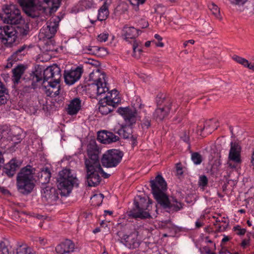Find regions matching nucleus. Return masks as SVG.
<instances>
[{"label":"nucleus","instance_id":"nucleus-1","mask_svg":"<svg viewBox=\"0 0 254 254\" xmlns=\"http://www.w3.org/2000/svg\"><path fill=\"white\" fill-rule=\"evenodd\" d=\"M87 157L84 159L86 170V182L89 187H96L101 181V177L107 179L110 174L105 172L102 169L99 158L100 150L95 142H90L87 146Z\"/></svg>","mask_w":254,"mask_h":254},{"label":"nucleus","instance_id":"nucleus-2","mask_svg":"<svg viewBox=\"0 0 254 254\" xmlns=\"http://www.w3.org/2000/svg\"><path fill=\"white\" fill-rule=\"evenodd\" d=\"M150 186L154 198L161 207L169 213L177 212L183 208L184 204L174 197L169 198L165 193L167 183L161 175H157L155 179L151 180Z\"/></svg>","mask_w":254,"mask_h":254},{"label":"nucleus","instance_id":"nucleus-3","mask_svg":"<svg viewBox=\"0 0 254 254\" xmlns=\"http://www.w3.org/2000/svg\"><path fill=\"white\" fill-rule=\"evenodd\" d=\"M117 112L123 117L126 123L128 126H131L135 123L137 113L135 107H120L118 109ZM117 133L125 139H130L132 145H136L137 136L136 135L132 134V129L129 126H123L118 130Z\"/></svg>","mask_w":254,"mask_h":254},{"label":"nucleus","instance_id":"nucleus-4","mask_svg":"<svg viewBox=\"0 0 254 254\" xmlns=\"http://www.w3.org/2000/svg\"><path fill=\"white\" fill-rule=\"evenodd\" d=\"M57 185L60 193L67 196L74 187L78 185L76 174L73 170L65 168L60 171L57 179Z\"/></svg>","mask_w":254,"mask_h":254},{"label":"nucleus","instance_id":"nucleus-5","mask_svg":"<svg viewBox=\"0 0 254 254\" xmlns=\"http://www.w3.org/2000/svg\"><path fill=\"white\" fill-rule=\"evenodd\" d=\"M35 169L30 165L22 168L16 177V186L18 191L22 194L27 195L34 188V174Z\"/></svg>","mask_w":254,"mask_h":254},{"label":"nucleus","instance_id":"nucleus-6","mask_svg":"<svg viewBox=\"0 0 254 254\" xmlns=\"http://www.w3.org/2000/svg\"><path fill=\"white\" fill-rule=\"evenodd\" d=\"M105 73H100L98 70L93 71L89 74V80L93 82L89 84L87 91L90 95V97L97 98L102 96L109 91L107 86Z\"/></svg>","mask_w":254,"mask_h":254},{"label":"nucleus","instance_id":"nucleus-7","mask_svg":"<svg viewBox=\"0 0 254 254\" xmlns=\"http://www.w3.org/2000/svg\"><path fill=\"white\" fill-rule=\"evenodd\" d=\"M149 199L137 196L134 199V206L128 212V216L134 219H145L151 218L149 213L150 204Z\"/></svg>","mask_w":254,"mask_h":254},{"label":"nucleus","instance_id":"nucleus-8","mask_svg":"<svg viewBox=\"0 0 254 254\" xmlns=\"http://www.w3.org/2000/svg\"><path fill=\"white\" fill-rule=\"evenodd\" d=\"M18 2L26 14L32 18L45 16L47 8L36 4L35 0H18Z\"/></svg>","mask_w":254,"mask_h":254},{"label":"nucleus","instance_id":"nucleus-9","mask_svg":"<svg viewBox=\"0 0 254 254\" xmlns=\"http://www.w3.org/2000/svg\"><path fill=\"white\" fill-rule=\"evenodd\" d=\"M157 108L153 114V118L156 121H161L170 113L172 100L170 98L165 97L163 95H158L156 97Z\"/></svg>","mask_w":254,"mask_h":254},{"label":"nucleus","instance_id":"nucleus-10","mask_svg":"<svg viewBox=\"0 0 254 254\" xmlns=\"http://www.w3.org/2000/svg\"><path fill=\"white\" fill-rule=\"evenodd\" d=\"M17 31L11 24L0 23V41L6 47H11L17 38Z\"/></svg>","mask_w":254,"mask_h":254},{"label":"nucleus","instance_id":"nucleus-11","mask_svg":"<svg viewBox=\"0 0 254 254\" xmlns=\"http://www.w3.org/2000/svg\"><path fill=\"white\" fill-rule=\"evenodd\" d=\"M124 154L118 149L107 150L101 159V163L104 167H116L121 162Z\"/></svg>","mask_w":254,"mask_h":254},{"label":"nucleus","instance_id":"nucleus-12","mask_svg":"<svg viewBox=\"0 0 254 254\" xmlns=\"http://www.w3.org/2000/svg\"><path fill=\"white\" fill-rule=\"evenodd\" d=\"M2 7L5 16L4 17L1 16L0 18L2 19L4 23L12 25L20 22L22 20L20 10L16 5H4Z\"/></svg>","mask_w":254,"mask_h":254},{"label":"nucleus","instance_id":"nucleus-13","mask_svg":"<svg viewBox=\"0 0 254 254\" xmlns=\"http://www.w3.org/2000/svg\"><path fill=\"white\" fill-rule=\"evenodd\" d=\"M138 232L135 229L128 235L125 234L121 237L122 242L129 249H135L140 245V241L138 239Z\"/></svg>","mask_w":254,"mask_h":254},{"label":"nucleus","instance_id":"nucleus-14","mask_svg":"<svg viewBox=\"0 0 254 254\" xmlns=\"http://www.w3.org/2000/svg\"><path fill=\"white\" fill-rule=\"evenodd\" d=\"M83 72L82 67L78 66L69 70H64V78L66 84L72 85L78 80Z\"/></svg>","mask_w":254,"mask_h":254},{"label":"nucleus","instance_id":"nucleus-15","mask_svg":"<svg viewBox=\"0 0 254 254\" xmlns=\"http://www.w3.org/2000/svg\"><path fill=\"white\" fill-rule=\"evenodd\" d=\"M59 191L60 192L55 188L46 186L41 190L42 198L49 203H53L59 198Z\"/></svg>","mask_w":254,"mask_h":254},{"label":"nucleus","instance_id":"nucleus-16","mask_svg":"<svg viewBox=\"0 0 254 254\" xmlns=\"http://www.w3.org/2000/svg\"><path fill=\"white\" fill-rule=\"evenodd\" d=\"M60 81H53L48 82L46 85L42 84V88L48 96L55 97L60 94Z\"/></svg>","mask_w":254,"mask_h":254},{"label":"nucleus","instance_id":"nucleus-17","mask_svg":"<svg viewBox=\"0 0 254 254\" xmlns=\"http://www.w3.org/2000/svg\"><path fill=\"white\" fill-rule=\"evenodd\" d=\"M97 139L102 143L110 144L119 140V137L112 132L102 130L98 132Z\"/></svg>","mask_w":254,"mask_h":254},{"label":"nucleus","instance_id":"nucleus-18","mask_svg":"<svg viewBox=\"0 0 254 254\" xmlns=\"http://www.w3.org/2000/svg\"><path fill=\"white\" fill-rule=\"evenodd\" d=\"M74 243L71 240H66L56 247V251L57 254H71L74 251Z\"/></svg>","mask_w":254,"mask_h":254},{"label":"nucleus","instance_id":"nucleus-19","mask_svg":"<svg viewBox=\"0 0 254 254\" xmlns=\"http://www.w3.org/2000/svg\"><path fill=\"white\" fill-rule=\"evenodd\" d=\"M21 166V163L15 158L12 159L3 167V173L8 177H12Z\"/></svg>","mask_w":254,"mask_h":254},{"label":"nucleus","instance_id":"nucleus-20","mask_svg":"<svg viewBox=\"0 0 254 254\" xmlns=\"http://www.w3.org/2000/svg\"><path fill=\"white\" fill-rule=\"evenodd\" d=\"M241 147L240 145L237 143L231 142V148L229 154V159L234 162L240 163L241 160Z\"/></svg>","mask_w":254,"mask_h":254},{"label":"nucleus","instance_id":"nucleus-21","mask_svg":"<svg viewBox=\"0 0 254 254\" xmlns=\"http://www.w3.org/2000/svg\"><path fill=\"white\" fill-rule=\"evenodd\" d=\"M102 99H105L108 103L111 104L112 108H114L121 102V99L118 96V91L113 90L111 92H108Z\"/></svg>","mask_w":254,"mask_h":254},{"label":"nucleus","instance_id":"nucleus-22","mask_svg":"<svg viewBox=\"0 0 254 254\" xmlns=\"http://www.w3.org/2000/svg\"><path fill=\"white\" fill-rule=\"evenodd\" d=\"M81 107V101L78 98L71 100L66 109V112L69 115H76Z\"/></svg>","mask_w":254,"mask_h":254},{"label":"nucleus","instance_id":"nucleus-23","mask_svg":"<svg viewBox=\"0 0 254 254\" xmlns=\"http://www.w3.org/2000/svg\"><path fill=\"white\" fill-rule=\"evenodd\" d=\"M42 77L41 73L37 70L30 73L28 78L31 82V86H25L24 88V91H27L29 89H35L37 86V83L42 80Z\"/></svg>","mask_w":254,"mask_h":254},{"label":"nucleus","instance_id":"nucleus-24","mask_svg":"<svg viewBox=\"0 0 254 254\" xmlns=\"http://www.w3.org/2000/svg\"><path fill=\"white\" fill-rule=\"evenodd\" d=\"M38 181L43 185L48 183L51 177V173L49 169L46 167H43L40 172L38 173Z\"/></svg>","mask_w":254,"mask_h":254},{"label":"nucleus","instance_id":"nucleus-25","mask_svg":"<svg viewBox=\"0 0 254 254\" xmlns=\"http://www.w3.org/2000/svg\"><path fill=\"white\" fill-rule=\"evenodd\" d=\"M137 30L133 27L125 26L122 30V36L127 41L128 39H132L137 36Z\"/></svg>","mask_w":254,"mask_h":254},{"label":"nucleus","instance_id":"nucleus-26","mask_svg":"<svg viewBox=\"0 0 254 254\" xmlns=\"http://www.w3.org/2000/svg\"><path fill=\"white\" fill-rule=\"evenodd\" d=\"M25 66L23 65H19L12 69V80L14 84H17L19 82L21 76L24 73Z\"/></svg>","mask_w":254,"mask_h":254},{"label":"nucleus","instance_id":"nucleus-27","mask_svg":"<svg viewBox=\"0 0 254 254\" xmlns=\"http://www.w3.org/2000/svg\"><path fill=\"white\" fill-rule=\"evenodd\" d=\"M45 29L46 36L48 38H52L57 31L58 24L56 22H47Z\"/></svg>","mask_w":254,"mask_h":254},{"label":"nucleus","instance_id":"nucleus-28","mask_svg":"<svg viewBox=\"0 0 254 254\" xmlns=\"http://www.w3.org/2000/svg\"><path fill=\"white\" fill-rule=\"evenodd\" d=\"M99 104V111L102 115H107L114 109V108H112L111 104L108 103V101L105 99H102L100 98Z\"/></svg>","mask_w":254,"mask_h":254},{"label":"nucleus","instance_id":"nucleus-29","mask_svg":"<svg viewBox=\"0 0 254 254\" xmlns=\"http://www.w3.org/2000/svg\"><path fill=\"white\" fill-rule=\"evenodd\" d=\"M232 59L236 63L243 65L244 67L254 71V64L250 63L247 59L236 55H233L232 57Z\"/></svg>","mask_w":254,"mask_h":254},{"label":"nucleus","instance_id":"nucleus-30","mask_svg":"<svg viewBox=\"0 0 254 254\" xmlns=\"http://www.w3.org/2000/svg\"><path fill=\"white\" fill-rule=\"evenodd\" d=\"M26 46L23 45L19 47L9 58V61L16 62L22 59V57L25 55V50Z\"/></svg>","mask_w":254,"mask_h":254},{"label":"nucleus","instance_id":"nucleus-31","mask_svg":"<svg viewBox=\"0 0 254 254\" xmlns=\"http://www.w3.org/2000/svg\"><path fill=\"white\" fill-rule=\"evenodd\" d=\"M108 14V6L106 3L105 2L98 10V19L100 21L105 20L107 18Z\"/></svg>","mask_w":254,"mask_h":254},{"label":"nucleus","instance_id":"nucleus-32","mask_svg":"<svg viewBox=\"0 0 254 254\" xmlns=\"http://www.w3.org/2000/svg\"><path fill=\"white\" fill-rule=\"evenodd\" d=\"M52 74L53 75V81H60L62 77L61 70L60 67L56 64L51 65Z\"/></svg>","mask_w":254,"mask_h":254},{"label":"nucleus","instance_id":"nucleus-33","mask_svg":"<svg viewBox=\"0 0 254 254\" xmlns=\"http://www.w3.org/2000/svg\"><path fill=\"white\" fill-rule=\"evenodd\" d=\"M16 254H36L35 252L26 245H21L16 249Z\"/></svg>","mask_w":254,"mask_h":254},{"label":"nucleus","instance_id":"nucleus-34","mask_svg":"<svg viewBox=\"0 0 254 254\" xmlns=\"http://www.w3.org/2000/svg\"><path fill=\"white\" fill-rule=\"evenodd\" d=\"M7 94V90L2 82L0 84V104L6 103V97L5 95Z\"/></svg>","mask_w":254,"mask_h":254},{"label":"nucleus","instance_id":"nucleus-35","mask_svg":"<svg viewBox=\"0 0 254 254\" xmlns=\"http://www.w3.org/2000/svg\"><path fill=\"white\" fill-rule=\"evenodd\" d=\"M103 198L104 195L103 194H95L91 198V203L94 206H100L103 201Z\"/></svg>","mask_w":254,"mask_h":254},{"label":"nucleus","instance_id":"nucleus-36","mask_svg":"<svg viewBox=\"0 0 254 254\" xmlns=\"http://www.w3.org/2000/svg\"><path fill=\"white\" fill-rule=\"evenodd\" d=\"M141 43L140 42L135 41L133 44V56L136 58H138L140 56V54L142 52Z\"/></svg>","mask_w":254,"mask_h":254},{"label":"nucleus","instance_id":"nucleus-37","mask_svg":"<svg viewBox=\"0 0 254 254\" xmlns=\"http://www.w3.org/2000/svg\"><path fill=\"white\" fill-rule=\"evenodd\" d=\"M45 2L48 3L51 2L52 3V6L49 8H47V10H49L50 12H55L57 9L60 7L61 0H43Z\"/></svg>","mask_w":254,"mask_h":254},{"label":"nucleus","instance_id":"nucleus-38","mask_svg":"<svg viewBox=\"0 0 254 254\" xmlns=\"http://www.w3.org/2000/svg\"><path fill=\"white\" fill-rule=\"evenodd\" d=\"M53 75L52 74L51 66L48 67L45 69L43 72V82L42 84H45V81H47L50 78H53Z\"/></svg>","mask_w":254,"mask_h":254},{"label":"nucleus","instance_id":"nucleus-39","mask_svg":"<svg viewBox=\"0 0 254 254\" xmlns=\"http://www.w3.org/2000/svg\"><path fill=\"white\" fill-rule=\"evenodd\" d=\"M209 9L211 11L212 13L217 18L220 17V10L218 7L214 3H210L208 5Z\"/></svg>","mask_w":254,"mask_h":254},{"label":"nucleus","instance_id":"nucleus-40","mask_svg":"<svg viewBox=\"0 0 254 254\" xmlns=\"http://www.w3.org/2000/svg\"><path fill=\"white\" fill-rule=\"evenodd\" d=\"M191 159L195 164H200L202 162V156L198 152H194L191 154Z\"/></svg>","mask_w":254,"mask_h":254},{"label":"nucleus","instance_id":"nucleus-41","mask_svg":"<svg viewBox=\"0 0 254 254\" xmlns=\"http://www.w3.org/2000/svg\"><path fill=\"white\" fill-rule=\"evenodd\" d=\"M80 5L82 7L81 9L84 10V9L90 8L93 5L92 0H82L80 1Z\"/></svg>","mask_w":254,"mask_h":254},{"label":"nucleus","instance_id":"nucleus-42","mask_svg":"<svg viewBox=\"0 0 254 254\" xmlns=\"http://www.w3.org/2000/svg\"><path fill=\"white\" fill-rule=\"evenodd\" d=\"M141 126L143 129H148L151 126V120L150 118L145 117L141 121Z\"/></svg>","mask_w":254,"mask_h":254},{"label":"nucleus","instance_id":"nucleus-43","mask_svg":"<svg viewBox=\"0 0 254 254\" xmlns=\"http://www.w3.org/2000/svg\"><path fill=\"white\" fill-rule=\"evenodd\" d=\"M105 50L104 48H99L97 46H89L88 48V53L96 55L97 54L100 50Z\"/></svg>","mask_w":254,"mask_h":254},{"label":"nucleus","instance_id":"nucleus-44","mask_svg":"<svg viewBox=\"0 0 254 254\" xmlns=\"http://www.w3.org/2000/svg\"><path fill=\"white\" fill-rule=\"evenodd\" d=\"M208 184V179L206 176L202 175L199 177L198 185L200 187L204 188Z\"/></svg>","mask_w":254,"mask_h":254},{"label":"nucleus","instance_id":"nucleus-45","mask_svg":"<svg viewBox=\"0 0 254 254\" xmlns=\"http://www.w3.org/2000/svg\"><path fill=\"white\" fill-rule=\"evenodd\" d=\"M233 230L239 236L244 235L246 232V230L244 228H241V226L239 225L234 227Z\"/></svg>","mask_w":254,"mask_h":254},{"label":"nucleus","instance_id":"nucleus-46","mask_svg":"<svg viewBox=\"0 0 254 254\" xmlns=\"http://www.w3.org/2000/svg\"><path fill=\"white\" fill-rule=\"evenodd\" d=\"M0 254H9V250L4 242L0 243Z\"/></svg>","mask_w":254,"mask_h":254},{"label":"nucleus","instance_id":"nucleus-47","mask_svg":"<svg viewBox=\"0 0 254 254\" xmlns=\"http://www.w3.org/2000/svg\"><path fill=\"white\" fill-rule=\"evenodd\" d=\"M16 28L17 29H16V30L17 31V34L19 33L21 36H25L28 33V30L23 27L17 26Z\"/></svg>","mask_w":254,"mask_h":254},{"label":"nucleus","instance_id":"nucleus-48","mask_svg":"<svg viewBox=\"0 0 254 254\" xmlns=\"http://www.w3.org/2000/svg\"><path fill=\"white\" fill-rule=\"evenodd\" d=\"M108 38V34L106 33H102L98 35V40L100 42H105Z\"/></svg>","mask_w":254,"mask_h":254},{"label":"nucleus","instance_id":"nucleus-49","mask_svg":"<svg viewBox=\"0 0 254 254\" xmlns=\"http://www.w3.org/2000/svg\"><path fill=\"white\" fill-rule=\"evenodd\" d=\"M181 138L184 141L187 143H189L190 140L189 132H188L187 131H185L183 132V134L181 136Z\"/></svg>","mask_w":254,"mask_h":254},{"label":"nucleus","instance_id":"nucleus-50","mask_svg":"<svg viewBox=\"0 0 254 254\" xmlns=\"http://www.w3.org/2000/svg\"><path fill=\"white\" fill-rule=\"evenodd\" d=\"M138 24L140 25V27L141 28H145L147 27L149 25L148 22L144 19L140 20Z\"/></svg>","mask_w":254,"mask_h":254},{"label":"nucleus","instance_id":"nucleus-51","mask_svg":"<svg viewBox=\"0 0 254 254\" xmlns=\"http://www.w3.org/2000/svg\"><path fill=\"white\" fill-rule=\"evenodd\" d=\"M248 0H230L231 2L236 5H243Z\"/></svg>","mask_w":254,"mask_h":254},{"label":"nucleus","instance_id":"nucleus-52","mask_svg":"<svg viewBox=\"0 0 254 254\" xmlns=\"http://www.w3.org/2000/svg\"><path fill=\"white\" fill-rule=\"evenodd\" d=\"M228 225V223H226L224 225H219L217 226V231H218V232H223V231H225L226 230Z\"/></svg>","mask_w":254,"mask_h":254},{"label":"nucleus","instance_id":"nucleus-53","mask_svg":"<svg viewBox=\"0 0 254 254\" xmlns=\"http://www.w3.org/2000/svg\"><path fill=\"white\" fill-rule=\"evenodd\" d=\"M177 173L179 175H182L183 173L182 168L180 164H177L176 166Z\"/></svg>","mask_w":254,"mask_h":254},{"label":"nucleus","instance_id":"nucleus-54","mask_svg":"<svg viewBox=\"0 0 254 254\" xmlns=\"http://www.w3.org/2000/svg\"><path fill=\"white\" fill-rule=\"evenodd\" d=\"M4 163V159L3 157V153L0 152V170L1 169L2 165Z\"/></svg>","mask_w":254,"mask_h":254},{"label":"nucleus","instance_id":"nucleus-55","mask_svg":"<svg viewBox=\"0 0 254 254\" xmlns=\"http://www.w3.org/2000/svg\"><path fill=\"white\" fill-rule=\"evenodd\" d=\"M250 243L249 239H244L241 243V246L245 248L247 246L249 245Z\"/></svg>","mask_w":254,"mask_h":254},{"label":"nucleus","instance_id":"nucleus-56","mask_svg":"<svg viewBox=\"0 0 254 254\" xmlns=\"http://www.w3.org/2000/svg\"><path fill=\"white\" fill-rule=\"evenodd\" d=\"M0 192H1L2 194L7 195L10 193L9 190L7 189H4L3 187H0Z\"/></svg>","mask_w":254,"mask_h":254},{"label":"nucleus","instance_id":"nucleus-57","mask_svg":"<svg viewBox=\"0 0 254 254\" xmlns=\"http://www.w3.org/2000/svg\"><path fill=\"white\" fill-rule=\"evenodd\" d=\"M189 43H190L191 44H193L194 43V41L193 40H190L185 41L183 44L184 47H186L187 46L188 44H189Z\"/></svg>","mask_w":254,"mask_h":254},{"label":"nucleus","instance_id":"nucleus-58","mask_svg":"<svg viewBox=\"0 0 254 254\" xmlns=\"http://www.w3.org/2000/svg\"><path fill=\"white\" fill-rule=\"evenodd\" d=\"M209 123V122H206L204 124V127L202 128H200V129L198 128L197 131L198 132L200 130V132H201L204 128L207 129L208 126H209V125H208Z\"/></svg>","mask_w":254,"mask_h":254},{"label":"nucleus","instance_id":"nucleus-59","mask_svg":"<svg viewBox=\"0 0 254 254\" xmlns=\"http://www.w3.org/2000/svg\"><path fill=\"white\" fill-rule=\"evenodd\" d=\"M203 223L199 220H197L195 222V227L197 228H200L201 227H202L203 226Z\"/></svg>","mask_w":254,"mask_h":254},{"label":"nucleus","instance_id":"nucleus-60","mask_svg":"<svg viewBox=\"0 0 254 254\" xmlns=\"http://www.w3.org/2000/svg\"><path fill=\"white\" fill-rule=\"evenodd\" d=\"M156 46L157 47H163L164 46V43L161 41H159L158 43L155 42Z\"/></svg>","mask_w":254,"mask_h":254},{"label":"nucleus","instance_id":"nucleus-61","mask_svg":"<svg viewBox=\"0 0 254 254\" xmlns=\"http://www.w3.org/2000/svg\"><path fill=\"white\" fill-rule=\"evenodd\" d=\"M8 63L7 64V65H6V68H10L12 66V61L11 60H9V59L8 60Z\"/></svg>","mask_w":254,"mask_h":254},{"label":"nucleus","instance_id":"nucleus-62","mask_svg":"<svg viewBox=\"0 0 254 254\" xmlns=\"http://www.w3.org/2000/svg\"><path fill=\"white\" fill-rule=\"evenodd\" d=\"M154 37L156 39L158 40L159 41H161L162 40V38L158 34H155Z\"/></svg>","mask_w":254,"mask_h":254},{"label":"nucleus","instance_id":"nucleus-63","mask_svg":"<svg viewBox=\"0 0 254 254\" xmlns=\"http://www.w3.org/2000/svg\"><path fill=\"white\" fill-rule=\"evenodd\" d=\"M230 240V238L228 236H224L222 240V243H225L228 241Z\"/></svg>","mask_w":254,"mask_h":254},{"label":"nucleus","instance_id":"nucleus-64","mask_svg":"<svg viewBox=\"0 0 254 254\" xmlns=\"http://www.w3.org/2000/svg\"><path fill=\"white\" fill-rule=\"evenodd\" d=\"M150 43H151L150 41H148L146 42L145 43V46L146 47H149L150 45Z\"/></svg>","mask_w":254,"mask_h":254}]
</instances>
